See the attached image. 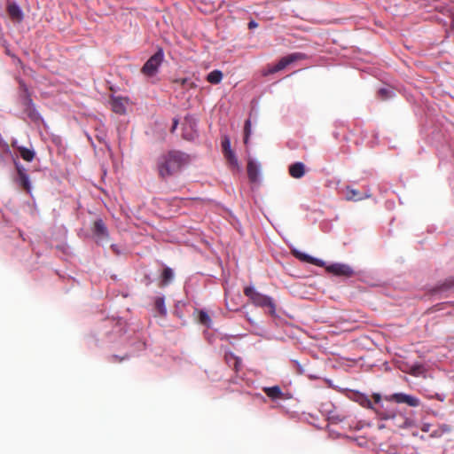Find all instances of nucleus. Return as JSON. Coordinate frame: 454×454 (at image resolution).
<instances>
[{"label": "nucleus", "mask_w": 454, "mask_h": 454, "mask_svg": "<svg viewBox=\"0 0 454 454\" xmlns=\"http://www.w3.org/2000/svg\"><path fill=\"white\" fill-rule=\"evenodd\" d=\"M451 27L454 28V14L451 18Z\"/></svg>", "instance_id": "c9c22d12"}, {"label": "nucleus", "mask_w": 454, "mask_h": 454, "mask_svg": "<svg viewBox=\"0 0 454 454\" xmlns=\"http://www.w3.org/2000/svg\"><path fill=\"white\" fill-rule=\"evenodd\" d=\"M369 197L370 195L362 196L360 192L356 189H352L349 187L347 188L346 198L348 200L358 201L363 200L364 198Z\"/></svg>", "instance_id": "f3484780"}, {"label": "nucleus", "mask_w": 454, "mask_h": 454, "mask_svg": "<svg viewBox=\"0 0 454 454\" xmlns=\"http://www.w3.org/2000/svg\"><path fill=\"white\" fill-rule=\"evenodd\" d=\"M188 79L187 78H180V79H176L174 81V82H176L178 84H180L181 86H185L186 83L188 82Z\"/></svg>", "instance_id": "cd10ccee"}, {"label": "nucleus", "mask_w": 454, "mask_h": 454, "mask_svg": "<svg viewBox=\"0 0 454 454\" xmlns=\"http://www.w3.org/2000/svg\"><path fill=\"white\" fill-rule=\"evenodd\" d=\"M173 278V270L170 268L166 267L161 273L160 286L162 287L168 286L172 281Z\"/></svg>", "instance_id": "dca6fc26"}, {"label": "nucleus", "mask_w": 454, "mask_h": 454, "mask_svg": "<svg viewBox=\"0 0 454 454\" xmlns=\"http://www.w3.org/2000/svg\"><path fill=\"white\" fill-rule=\"evenodd\" d=\"M257 26H258V25H257V23H256L254 20H251V21L248 23V27H249L250 29L254 28V27H256Z\"/></svg>", "instance_id": "2f4dec72"}, {"label": "nucleus", "mask_w": 454, "mask_h": 454, "mask_svg": "<svg viewBox=\"0 0 454 454\" xmlns=\"http://www.w3.org/2000/svg\"><path fill=\"white\" fill-rule=\"evenodd\" d=\"M154 308L160 315H166L167 309L165 307V300L163 297H156L154 301Z\"/></svg>", "instance_id": "aec40b11"}, {"label": "nucleus", "mask_w": 454, "mask_h": 454, "mask_svg": "<svg viewBox=\"0 0 454 454\" xmlns=\"http://www.w3.org/2000/svg\"><path fill=\"white\" fill-rule=\"evenodd\" d=\"M129 358L128 355H125L124 356H120L117 355H112L108 357L109 362L111 363H121L122 361Z\"/></svg>", "instance_id": "a878e982"}, {"label": "nucleus", "mask_w": 454, "mask_h": 454, "mask_svg": "<svg viewBox=\"0 0 454 454\" xmlns=\"http://www.w3.org/2000/svg\"><path fill=\"white\" fill-rule=\"evenodd\" d=\"M20 154L21 158L26 161H32L35 158V153L34 151L27 149L26 147H20Z\"/></svg>", "instance_id": "412c9836"}, {"label": "nucleus", "mask_w": 454, "mask_h": 454, "mask_svg": "<svg viewBox=\"0 0 454 454\" xmlns=\"http://www.w3.org/2000/svg\"><path fill=\"white\" fill-rule=\"evenodd\" d=\"M127 100L122 98H114L111 99L112 110L118 114H124L126 113Z\"/></svg>", "instance_id": "1a4fd4ad"}, {"label": "nucleus", "mask_w": 454, "mask_h": 454, "mask_svg": "<svg viewBox=\"0 0 454 454\" xmlns=\"http://www.w3.org/2000/svg\"><path fill=\"white\" fill-rule=\"evenodd\" d=\"M164 54L161 49H159L143 66L141 73L147 77L154 76L163 61Z\"/></svg>", "instance_id": "7ed1b4c3"}, {"label": "nucleus", "mask_w": 454, "mask_h": 454, "mask_svg": "<svg viewBox=\"0 0 454 454\" xmlns=\"http://www.w3.org/2000/svg\"><path fill=\"white\" fill-rule=\"evenodd\" d=\"M247 176L252 183H255L258 180L259 167L253 160H249L247 167Z\"/></svg>", "instance_id": "ddd939ff"}, {"label": "nucleus", "mask_w": 454, "mask_h": 454, "mask_svg": "<svg viewBox=\"0 0 454 454\" xmlns=\"http://www.w3.org/2000/svg\"><path fill=\"white\" fill-rule=\"evenodd\" d=\"M429 429H430V425H429V424H424V425L422 426V427H421V430H422L423 432H428V431H429Z\"/></svg>", "instance_id": "473e14b6"}, {"label": "nucleus", "mask_w": 454, "mask_h": 454, "mask_svg": "<svg viewBox=\"0 0 454 454\" xmlns=\"http://www.w3.org/2000/svg\"><path fill=\"white\" fill-rule=\"evenodd\" d=\"M223 155H224L225 159L227 160V161L231 165H232L234 167L238 166V160H237V157L232 150L223 153Z\"/></svg>", "instance_id": "5701e85b"}, {"label": "nucleus", "mask_w": 454, "mask_h": 454, "mask_svg": "<svg viewBox=\"0 0 454 454\" xmlns=\"http://www.w3.org/2000/svg\"><path fill=\"white\" fill-rule=\"evenodd\" d=\"M305 58H306V55L301 52L291 53V54L280 59V60L276 65L270 67L267 71L263 72V75H268L270 74L279 72V71L285 69L288 65H290L295 61L304 59Z\"/></svg>", "instance_id": "20e7f679"}, {"label": "nucleus", "mask_w": 454, "mask_h": 454, "mask_svg": "<svg viewBox=\"0 0 454 454\" xmlns=\"http://www.w3.org/2000/svg\"><path fill=\"white\" fill-rule=\"evenodd\" d=\"M373 399H374L375 403H380V399H381L380 395V394H374L373 395Z\"/></svg>", "instance_id": "72a5a7b5"}, {"label": "nucleus", "mask_w": 454, "mask_h": 454, "mask_svg": "<svg viewBox=\"0 0 454 454\" xmlns=\"http://www.w3.org/2000/svg\"><path fill=\"white\" fill-rule=\"evenodd\" d=\"M263 392L272 400L283 398V392L278 386L263 387Z\"/></svg>", "instance_id": "f8f14e48"}, {"label": "nucleus", "mask_w": 454, "mask_h": 454, "mask_svg": "<svg viewBox=\"0 0 454 454\" xmlns=\"http://www.w3.org/2000/svg\"><path fill=\"white\" fill-rule=\"evenodd\" d=\"M223 79V73L220 70H214L207 76V81L212 84H218Z\"/></svg>", "instance_id": "6ab92c4d"}, {"label": "nucleus", "mask_w": 454, "mask_h": 454, "mask_svg": "<svg viewBox=\"0 0 454 454\" xmlns=\"http://www.w3.org/2000/svg\"><path fill=\"white\" fill-rule=\"evenodd\" d=\"M244 294L248 297L249 301L256 307L268 308L269 313L274 316L276 313V304L273 299L263 294L259 293L252 286L244 288Z\"/></svg>", "instance_id": "f03ea898"}, {"label": "nucleus", "mask_w": 454, "mask_h": 454, "mask_svg": "<svg viewBox=\"0 0 454 454\" xmlns=\"http://www.w3.org/2000/svg\"><path fill=\"white\" fill-rule=\"evenodd\" d=\"M222 149H223V153L231 150V141L227 136H224L222 139Z\"/></svg>", "instance_id": "393cba45"}, {"label": "nucleus", "mask_w": 454, "mask_h": 454, "mask_svg": "<svg viewBox=\"0 0 454 454\" xmlns=\"http://www.w3.org/2000/svg\"><path fill=\"white\" fill-rule=\"evenodd\" d=\"M420 369V366H413L411 370V373L412 375H417L418 374V371H419Z\"/></svg>", "instance_id": "c756f323"}, {"label": "nucleus", "mask_w": 454, "mask_h": 454, "mask_svg": "<svg viewBox=\"0 0 454 454\" xmlns=\"http://www.w3.org/2000/svg\"><path fill=\"white\" fill-rule=\"evenodd\" d=\"M251 132V121L248 119L245 122L244 126V143L247 144Z\"/></svg>", "instance_id": "b1692460"}, {"label": "nucleus", "mask_w": 454, "mask_h": 454, "mask_svg": "<svg viewBox=\"0 0 454 454\" xmlns=\"http://www.w3.org/2000/svg\"><path fill=\"white\" fill-rule=\"evenodd\" d=\"M7 11H8V13L11 16V18L16 19L18 20H22V18H23L22 12L17 4H9L7 7Z\"/></svg>", "instance_id": "a211bd4d"}, {"label": "nucleus", "mask_w": 454, "mask_h": 454, "mask_svg": "<svg viewBox=\"0 0 454 454\" xmlns=\"http://www.w3.org/2000/svg\"><path fill=\"white\" fill-rule=\"evenodd\" d=\"M17 170H18V175H19L20 184L22 185L24 190H26L27 192H30V190H31L30 182H29L28 176L25 172V169L22 167L17 165Z\"/></svg>", "instance_id": "4468645a"}, {"label": "nucleus", "mask_w": 454, "mask_h": 454, "mask_svg": "<svg viewBox=\"0 0 454 454\" xmlns=\"http://www.w3.org/2000/svg\"><path fill=\"white\" fill-rule=\"evenodd\" d=\"M20 104L23 107L24 113L31 121H37L41 119L27 89H25L23 93L20 95Z\"/></svg>", "instance_id": "39448f33"}, {"label": "nucleus", "mask_w": 454, "mask_h": 454, "mask_svg": "<svg viewBox=\"0 0 454 454\" xmlns=\"http://www.w3.org/2000/svg\"><path fill=\"white\" fill-rule=\"evenodd\" d=\"M198 320H199V322H200L201 325H205V326H207V327H209V326H210V324H211V318H210L209 315H208L207 312H205V311H203V310H200V311L199 312Z\"/></svg>", "instance_id": "4be33fe9"}, {"label": "nucleus", "mask_w": 454, "mask_h": 454, "mask_svg": "<svg viewBox=\"0 0 454 454\" xmlns=\"http://www.w3.org/2000/svg\"><path fill=\"white\" fill-rule=\"evenodd\" d=\"M387 400L394 401L397 403H406L411 407H417L419 405V400L412 395L404 393H395L387 397Z\"/></svg>", "instance_id": "0eeeda50"}, {"label": "nucleus", "mask_w": 454, "mask_h": 454, "mask_svg": "<svg viewBox=\"0 0 454 454\" xmlns=\"http://www.w3.org/2000/svg\"><path fill=\"white\" fill-rule=\"evenodd\" d=\"M326 270L335 276L350 278L354 275L353 269L348 264L333 263L326 267Z\"/></svg>", "instance_id": "423d86ee"}, {"label": "nucleus", "mask_w": 454, "mask_h": 454, "mask_svg": "<svg viewBox=\"0 0 454 454\" xmlns=\"http://www.w3.org/2000/svg\"><path fill=\"white\" fill-rule=\"evenodd\" d=\"M453 285H454V283L452 281H446L445 283L442 284V286H441V289H447Z\"/></svg>", "instance_id": "c85d7f7f"}, {"label": "nucleus", "mask_w": 454, "mask_h": 454, "mask_svg": "<svg viewBox=\"0 0 454 454\" xmlns=\"http://www.w3.org/2000/svg\"><path fill=\"white\" fill-rule=\"evenodd\" d=\"M92 231L98 242L106 240L109 237L107 228L102 219L94 222Z\"/></svg>", "instance_id": "6e6552de"}, {"label": "nucleus", "mask_w": 454, "mask_h": 454, "mask_svg": "<svg viewBox=\"0 0 454 454\" xmlns=\"http://www.w3.org/2000/svg\"><path fill=\"white\" fill-rule=\"evenodd\" d=\"M366 406H367L368 408L372 409V402H371L370 400H366Z\"/></svg>", "instance_id": "f704fd0d"}, {"label": "nucleus", "mask_w": 454, "mask_h": 454, "mask_svg": "<svg viewBox=\"0 0 454 454\" xmlns=\"http://www.w3.org/2000/svg\"><path fill=\"white\" fill-rule=\"evenodd\" d=\"M189 161L188 154L176 150L169 151L159 158L157 164L159 176L166 179L180 171Z\"/></svg>", "instance_id": "f257e3e1"}, {"label": "nucleus", "mask_w": 454, "mask_h": 454, "mask_svg": "<svg viewBox=\"0 0 454 454\" xmlns=\"http://www.w3.org/2000/svg\"><path fill=\"white\" fill-rule=\"evenodd\" d=\"M452 3H454V0H450Z\"/></svg>", "instance_id": "4c0bfd02"}, {"label": "nucleus", "mask_w": 454, "mask_h": 454, "mask_svg": "<svg viewBox=\"0 0 454 454\" xmlns=\"http://www.w3.org/2000/svg\"><path fill=\"white\" fill-rule=\"evenodd\" d=\"M177 125H178V120L175 119V120L173 121V126H172V128H171V129H170V131H171L172 133L175 131V129H176Z\"/></svg>", "instance_id": "7c9ffc66"}, {"label": "nucleus", "mask_w": 454, "mask_h": 454, "mask_svg": "<svg viewBox=\"0 0 454 454\" xmlns=\"http://www.w3.org/2000/svg\"><path fill=\"white\" fill-rule=\"evenodd\" d=\"M289 175L294 178H301L305 174V165L302 162H295L289 166Z\"/></svg>", "instance_id": "9d476101"}, {"label": "nucleus", "mask_w": 454, "mask_h": 454, "mask_svg": "<svg viewBox=\"0 0 454 454\" xmlns=\"http://www.w3.org/2000/svg\"><path fill=\"white\" fill-rule=\"evenodd\" d=\"M389 90L387 89H380L379 90V95L382 99H386L388 98Z\"/></svg>", "instance_id": "bb28decb"}, {"label": "nucleus", "mask_w": 454, "mask_h": 454, "mask_svg": "<svg viewBox=\"0 0 454 454\" xmlns=\"http://www.w3.org/2000/svg\"><path fill=\"white\" fill-rule=\"evenodd\" d=\"M226 364L232 367L236 372H239L241 367V359L235 356L232 352H226L224 355Z\"/></svg>", "instance_id": "9b49d317"}, {"label": "nucleus", "mask_w": 454, "mask_h": 454, "mask_svg": "<svg viewBox=\"0 0 454 454\" xmlns=\"http://www.w3.org/2000/svg\"><path fill=\"white\" fill-rule=\"evenodd\" d=\"M146 279H147V283L146 284L149 285L150 282H151V279H150V278H146Z\"/></svg>", "instance_id": "e433bc0d"}, {"label": "nucleus", "mask_w": 454, "mask_h": 454, "mask_svg": "<svg viewBox=\"0 0 454 454\" xmlns=\"http://www.w3.org/2000/svg\"><path fill=\"white\" fill-rule=\"evenodd\" d=\"M294 255L297 258H299L300 260H301L302 262H309V263H312L314 265L320 266V267L325 265V262L322 260L317 259V258H314V257H312V256H310L309 254H306L295 252Z\"/></svg>", "instance_id": "2eb2a0df"}]
</instances>
